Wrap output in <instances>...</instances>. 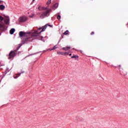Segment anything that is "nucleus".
Returning <instances> with one entry per match:
<instances>
[{
	"label": "nucleus",
	"mask_w": 128,
	"mask_h": 128,
	"mask_svg": "<svg viewBox=\"0 0 128 128\" xmlns=\"http://www.w3.org/2000/svg\"><path fill=\"white\" fill-rule=\"evenodd\" d=\"M72 58H78V56L77 55H74L73 56H71Z\"/></svg>",
	"instance_id": "ddd939ff"
},
{
	"label": "nucleus",
	"mask_w": 128,
	"mask_h": 128,
	"mask_svg": "<svg viewBox=\"0 0 128 128\" xmlns=\"http://www.w3.org/2000/svg\"><path fill=\"white\" fill-rule=\"evenodd\" d=\"M16 56V50L11 51L9 54L8 60H10L12 58H14Z\"/></svg>",
	"instance_id": "20e7f679"
},
{
	"label": "nucleus",
	"mask_w": 128,
	"mask_h": 128,
	"mask_svg": "<svg viewBox=\"0 0 128 128\" xmlns=\"http://www.w3.org/2000/svg\"><path fill=\"white\" fill-rule=\"evenodd\" d=\"M68 52H64V56H68Z\"/></svg>",
	"instance_id": "a211bd4d"
},
{
	"label": "nucleus",
	"mask_w": 128,
	"mask_h": 128,
	"mask_svg": "<svg viewBox=\"0 0 128 128\" xmlns=\"http://www.w3.org/2000/svg\"><path fill=\"white\" fill-rule=\"evenodd\" d=\"M32 2H34V0H33Z\"/></svg>",
	"instance_id": "393cba45"
},
{
	"label": "nucleus",
	"mask_w": 128,
	"mask_h": 128,
	"mask_svg": "<svg viewBox=\"0 0 128 128\" xmlns=\"http://www.w3.org/2000/svg\"><path fill=\"white\" fill-rule=\"evenodd\" d=\"M0 2H1V1H0Z\"/></svg>",
	"instance_id": "a878e982"
},
{
	"label": "nucleus",
	"mask_w": 128,
	"mask_h": 128,
	"mask_svg": "<svg viewBox=\"0 0 128 128\" xmlns=\"http://www.w3.org/2000/svg\"><path fill=\"white\" fill-rule=\"evenodd\" d=\"M19 36L20 38H22V36L26 37V32L21 31L19 32Z\"/></svg>",
	"instance_id": "423d86ee"
},
{
	"label": "nucleus",
	"mask_w": 128,
	"mask_h": 128,
	"mask_svg": "<svg viewBox=\"0 0 128 128\" xmlns=\"http://www.w3.org/2000/svg\"><path fill=\"white\" fill-rule=\"evenodd\" d=\"M64 36H67V34H68V30H66L64 34Z\"/></svg>",
	"instance_id": "2eb2a0df"
},
{
	"label": "nucleus",
	"mask_w": 128,
	"mask_h": 128,
	"mask_svg": "<svg viewBox=\"0 0 128 128\" xmlns=\"http://www.w3.org/2000/svg\"><path fill=\"white\" fill-rule=\"evenodd\" d=\"M48 26L52 28V26L49 24H46L40 32H38V30H36L28 37L24 38V44H28V42H32V40H36V38H38V40H42L44 37L40 36V33L42 32H44Z\"/></svg>",
	"instance_id": "f257e3e1"
},
{
	"label": "nucleus",
	"mask_w": 128,
	"mask_h": 128,
	"mask_svg": "<svg viewBox=\"0 0 128 128\" xmlns=\"http://www.w3.org/2000/svg\"><path fill=\"white\" fill-rule=\"evenodd\" d=\"M124 76H126V73L125 74H124Z\"/></svg>",
	"instance_id": "b1692460"
},
{
	"label": "nucleus",
	"mask_w": 128,
	"mask_h": 128,
	"mask_svg": "<svg viewBox=\"0 0 128 128\" xmlns=\"http://www.w3.org/2000/svg\"><path fill=\"white\" fill-rule=\"evenodd\" d=\"M58 4L56 3V4H54V6L52 8H58Z\"/></svg>",
	"instance_id": "f8f14e48"
},
{
	"label": "nucleus",
	"mask_w": 128,
	"mask_h": 128,
	"mask_svg": "<svg viewBox=\"0 0 128 128\" xmlns=\"http://www.w3.org/2000/svg\"><path fill=\"white\" fill-rule=\"evenodd\" d=\"M14 32H16V30L14 28H12L10 30V34H14Z\"/></svg>",
	"instance_id": "1a4fd4ad"
},
{
	"label": "nucleus",
	"mask_w": 128,
	"mask_h": 128,
	"mask_svg": "<svg viewBox=\"0 0 128 128\" xmlns=\"http://www.w3.org/2000/svg\"><path fill=\"white\" fill-rule=\"evenodd\" d=\"M6 8V6L2 4L0 5V10H4Z\"/></svg>",
	"instance_id": "6e6552de"
},
{
	"label": "nucleus",
	"mask_w": 128,
	"mask_h": 128,
	"mask_svg": "<svg viewBox=\"0 0 128 128\" xmlns=\"http://www.w3.org/2000/svg\"><path fill=\"white\" fill-rule=\"evenodd\" d=\"M4 20V18L0 16V28L1 30H4V22H2Z\"/></svg>",
	"instance_id": "7ed1b4c3"
},
{
	"label": "nucleus",
	"mask_w": 128,
	"mask_h": 128,
	"mask_svg": "<svg viewBox=\"0 0 128 128\" xmlns=\"http://www.w3.org/2000/svg\"><path fill=\"white\" fill-rule=\"evenodd\" d=\"M51 3H52V0H49L46 2V4H50Z\"/></svg>",
	"instance_id": "f3484780"
},
{
	"label": "nucleus",
	"mask_w": 128,
	"mask_h": 128,
	"mask_svg": "<svg viewBox=\"0 0 128 128\" xmlns=\"http://www.w3.org/2000/svg\"><path fill=\"white\" fill-rule=\"evenodd\" d=\"M57 18H58V20H60V15H58V16H57Z\"/></svg>",
	"instance_id": "6ab92c4d"
},
{
	"label": "nucleus",
	"mask_w": 128,
	"mask_h": 128,
	"mask_svg": "<svg viewBox=\"0 0 128 128\" xmlns=\"http://www.w3.org/2000/svg\"><path fill=\"white\" fill-rule=\"evenodd\" d=\"M69 56H72V54H69Z\"/></svg>",
	"instance_id": "5701e85b"
},
{
	"label": "nucleus",
	"mask_w": 128,
	"mask_h": 128,
	"mask_svg": "<svg viewBox=\"0 0 128 128\" xmlns=\"http://www.w3.org/2000/svg\"><path fill=\"white\" fill-rule=\"evenodd\" d=\"M39 10H41L40 8H42L43 12H42V14L40 16V18H48L50 16V14L52 12V9H50L47 7H38Z\"/></svg>",
	"instance_id": "f03ea898"
},
{
	"label": "nucleus",
	"mask_w": 128,
	"mask_h": 128,
	"mask_svg": "<svg viewBox=\"0 0 128 128\" xmlns=\"http://www.w3.org/2000/svg\"><path fill=\"white\" fill-rule=\"evenodd\" d=\"M57 54H60L61 56H64V52H58Z\"/></svg>",
	"instance_id": "4468645a"
},
{
	"label": "nucleus",
	"mask_w": 128,
	"mask_h": 128,
	"mask_svg": "<svg viewBox=\"0 0 128 128\" xmlns=\"http://www.w3.org/2000/svg\"><path fill=\"white\" fill-rule=\"evenodd\" d=\"M70 46H67V47H65V48H63L62 50H70Z\"/></svg>",
	"instance_id": "9d476101"
},
{
	"label": "nucleus",
	"mask_w": 128,
	"mask_h": 128,
	"mask_svg": "<svg viewBox=\"0 0 128 128\" xmlns=\"http://www.w3.org/2000/svg\"><path fill=\"white\" fill-rule=\"evenodd\" d=\"M4 22L6 24H8L10 22V18H6L4 20Z\"/></svg>",
	"instance_id": "0eeeda50"
},
{
	"label": "nucleus",
	"mask_w": 128,
	"mask_h": 128,
	"mask_svg": "<svg viewBox=\"0 0 128 128\" xmlns=\"http://www.w3.org/2000/svg\"><path fill=\"white\" fill-rule=\"evenodd\" d=\"M20 46H22V44H19L18 46L16 47V49L14 50H16V52H18V50L20 48Z\"/></svg>",
	"instance_id": "9b49d317"
},
{
	"label": "nucleus",
	"mask_w": 128,
	"mask_h": 128,
	"mask_svg": "<svg viewBox=\"0 0 128 128\" xmlns=\"http://www.w3.org/2000/svg\"><path fill=\"white\" fill-rule=\"evenodd\" d=\"M56 46H54L52 50H56Z\"/></svg>",
	"instance_id": "aec40b11"
},
{
	"label": "nucleus",
	"mask_w": 128,
	"mask_h": 128,
	"mask_svg": "<svg viewBox=\"0 0 128 128\" xmlns=\"http://www.w3.org/2000/svg\"><path fill=\"white\" fill-rule=\"evenodd\" d=\"M42 28H38V30H42Z\"/></svg>",
	"instance_id": "4be33fe9"
},
{
	"label": "nucleus",
	"mask_w": 128,
	"mask_h": 128,
	"mask_svg": "<svg viewBox=\"0 0 128 128\" xmlns=\"http://www.w3.org/2000/svg\"><path fill=\"white\" fill-rule=\"evenodd\" d=\"M91 36H92L93 34H94V32H92L90 34Z\"/></svg>",
	"instance_id": "412c9836"
},
{
	"label": "nucleus",
	"mask_w": 128,
	"mask_h": 128,
	"mask_svg": "<svg viewBox=\"0 0 128 128\" xmlns=\"http://www.w3.org/2000/svg\"><path fill=\"white\" fill-rule=\"evenodd\" d=\"M18 76H20V74H18L16 75V76H14V78H18Z\"/></svg>",
	"instance_id": "dca6fc26"
},
{
	"label": "nucleus",
	"mask_w": 128,
	"mask_h": 128,
	"mask_svg": "<svg viewBox=\"0 0 128 128\" xmlns=\"http://www.w3.org/2000/svg\"><path fill=\"white\" fill-rule=\"evenodd\" d=\"M28 20V18L26 16H22L19 18L20 22H26Z\"/></svg>",
	"instance_id": "39448f33"
}]
</instances>
